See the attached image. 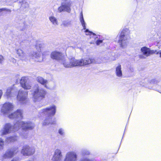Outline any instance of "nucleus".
Wrapping results in <instances>:
<instances>
[{"instance_id": "a18cd8bd", "label": "nucleus", "mask_w": 161, "mask_h": 161, "mask_svg": "<svg viewBox=\"0 0 161 161\" xmlns=\"http://www.w3.org/2000/svg\"><path fill=\"white\" fill-rule=\"evenodd\" d=\"M20 30H23V29H22L20 28Z\"/></svg>"}, {"instance_id": "bb28decb", "label": "nucleus", "mask_w": 161, "mask_h": 161, "mask_svg": "<svg viewBox=\"0 0 161 161\" xmlns=\"http://www.w3.org/2000/svg\"><path fill=\"white\" fill-rule=\"evenodd\" d=\"M101 57L103 60H104L103 62V63L107 62L109 59V57L106 55H105Z\"/></svg>"}, {"instance_id": "9b49d317", "label": "nucleus", "mask_w": 161, "mask_h": 161, "mask_svg": "<svg viewBox=\"0 0 161 161\" xmlns=\"http://www.w3.org/2000/svg\"><path fill=\"white\" fill-rule=\"evenodd\" d=\"M13 105L9 103H5L1 110V113L4 115L8 114L9 112L11 111L13 108Z\"/></svg>"}, {"instance_id": "412c9836", "label": "nucleus", "mask_w": 161, "mask_h": 161, "mask_svg": "<svg viewBox=\"0 0 161 161\" xmlns=\"http://www.w3.org/2000/svg\"><path fill=\"white\" fill-rule=\"evenodd\" d=\"M115 74L118 77H121L122 76L121 70V67L120 64H119L115 68Z\"/></svg>"}, {"instance_id": "4468645a", "label": "nucleus", "mask_w": 161, "mask_h": 161, "mask_svg": "<svg viewBox=\"0 0 161 161\" xmlns=\"http://www.w3.org/2000/svg\"><path fill=\"white\" fill-rule=\"evenodd\" d=\"M51 57L53 59L59 60L61 62L63 57L62 56L61 53L57 51H54L51 53Z\"/></svg>"}, {"instance_id": "393cba45", "label": "nucleus", "mask_w": 161, "mask_h": 161, "mask_svg": "<svg viewBox=\"0 0 161 161\" xmlns=\"http://www.w3.org/2000/svg\"><path fill=\"white\" fill-rule=\"evenodd\" d=\"M21 154L25 156H29L34 153V152H21Z\"/></svg>"}, {"instance_id": "20e7f679", "label": "nucleus", "mask_w": 161, "mask_h": 161, "mask_svg": "<svg viewBox=\"0 0 161 161\" xmlns=\"http://www.w3.org/2000/svg\"><path fill=\"white\" fill-rule=\"evenodd\" d=\"M60 62L63 64L65 67L66 68H71L78 66H84L83 59L77 60L75 58H73L69 59H65L63 57Z\"/></svg>"}, {"instance_id": "4be33fe9", "label": "nucleus", "mask_w": 161, "mask_h": 161, "mask_svg": "<svg viewBox=\"0 0 161 161\" xmlns=\"http://www.w3.org/2000/svg\"><path fill=\"white\" fill-rule=\"evenodd\" d=\"M51 23L54 25L56 26L58 25L57 19L54 16H51L49 18Z\"/></svg>"}, {"instance_id": "c03bdc74", "label": "nucleus", "mask_w": 161, "mask_h": 161, "mask_svg": "<svg viewBox=\"0 0 161 161\" xmlns=\"http://www.w3.org/2000/svg\"><path fill=\"white\" fill-rule=\"evenodd\" d=\"M12 161H17V160L16 159H14Z\"/></svg>"}, {"instance_id": "473e14b6", "label": "nucleus", "mask_w": 161, "mask_h": 161, "mask_svg": "<svg viewBox=\"0 0 161 161\" xmlns=\"http://www.w3.org/2000/svg\"><path fill=\"white\" fill-rule=\"evenodd\" d=\"M10 61L13 64H15L16 62V60L13 58H11L10 59Z\"/></svg>"}, {"instance_id": "2eb2a0df", "label": "nucleus", "mask_w": 161, "mask_h": 161, "mask_svg": "<svg viewBox=\"0 0 161 161\" xmlns=\"http://www.w3.org/2000/svg\"><path fill=\"white\" fill-rule=\"evenodd\" d=\"M141 50L144 55L146 57H148L150 55L154 54L155 52L154 50H151L149 48L146 47H142Z\"/></svg>"}, {"instance_id": "f3484780", "label": "nucleus", "mask_w": 161, "mask_h": 161, "mask_svg": "<svg viewBox=\"0 0 161 161\" xmlns=\"http://www.w3.org/2000/svg\"><path fill=\"white\" fill-rule=\"evenodd\" d=\"M76 156L73 152H68L66 155L64 161H76Z\"/></svg>"}, {"instance_id": "b1692460", "label": "nucleus", "mask_w": 161, "mask_h": 161, "mask_svg": "<svg viewBox=\"0 0 161 161\" xmlns=\"http://www.w3.org/2000/svg\"><path fill=\"white\" fill-rule=\"evenodd\" d=\"M14 152H6L3 156L4 158H11L14 155Z\"/></svg>"}, {"instance_id": "cd10ccee", "label": "nucleus", "mask_w": 161, "mask_h": 161, "mask_svg": "<svg viewBox=\"0 0 161 161\" xmlns=\"http://www.w3.org/2000/svg\"><path fill=\"white\" fill-rule=\"evenodd\" d=\"M58 132L61 136H63L64 135V130L63 128L59 129L58 130Z\"/></svg>"}, {"instance_id": "72a5a7b5", "label": "nucleus", "mask_w": 161, "mask_h": 161, "mask_svg": "<svg viewBox=\"0 0 161 161\" xmlns=\"http://www.w3.org/2000/svg\"><path fill=\"white\" fill-rule=\"evenodd\" d=\"M26 133H21V134H20V135H21V136H23V137L25 138H26L27 137V132H26Z\"/></svg>"}, {"instance_id": "f704fd0d", "label": "nucleus", "mask_w": 161, "mask_h": 161, "mask_svg": "<svg viewBox=\"0 0 161 161\" xmlns=\"http://www.w3.org/2000/svg\"><path fill=\"white\" fill-rule=\"evenodd\" d=\"M4 58L3 56L1 55H0V63L2 64L3 62Z\"/></svg>"}, {"instance_id": "37998d69", "label": "nucleus", "mask_w": 161, "mask_h": 161, "mask_svg": "<svg viewBox=\"0 0 161 161\" xmlns=\"http://www.w3.org/2000/svg\"><path fill=\"white\" fill-rule=\"evenodd\" d=\"M140 58H145L146 57H144L143 55H140Z\"/></svg>"}, {"instance_id": "58836bf2", "label": "nucleus", "mask_w": 161, "mask_h": 161, "mask_svg": "<svg viewBox=\"0 0 161 161\" xmlns=\"http://www.w3.org/2000/svg\"><path fill=\"white\" fill-rule=\"evenodd\" d=\"M80 161H93L92 160L86 158L81 160Z\"/></svg>"}, {"instance_id": "ea45409f", "label": "nucleus", "mask_w": 161, "mask_h": 161, "mask_svg": "<svg viewBox=\"0 0 161 161\" xmlns=\"http://www.w3.org/2000/svg\"><path fill=\"white\" fill-rule=\"evenodd\" d=\"M85 32H89V33L91 34H92L93 35H95V33L92 32H90V31H89V30H88V29H86V30L85 31Z\"/></svg>"}, {"instance_id": "39448f33", "label": "nucleus", "mask_w": 161, "mask_h": 161, "mask_svg": "<svg viewBox=\"0 0 161 161\" xmlns=\"http://www.w3.org/2000/svg\"><path fill=\"white\" fill-rule=\"evenodd\" d=\"M130 31L128 29H123L119 35L118 43L121 47L124 48L126 47L128 40L130 38Z\"/></svg>"}, {"instance_id": "6ab92c4d", "label": "nucleus", "mask_w": 161, "mask_h": 161, "mask_svg": "<svg viewBox=\"0 0 161 161\" xmlns=\"http://www.w3.org/2000/svg\"><path fill=\"white\" fill-rule=\"evenodd\" d=\"M36 80L38 82L43 85L45 87L47 88V80L44 79L41 76H38L36 78Z\"/></svg>"}, {"instance_id": "e433bc0d", "label": "nucleus", "mask_w": 161, "mask_h": 161, "mask_svg": "<svg viewBox=\"0 0 161 161\" xmlns=\"http://www.w3.org/2000/svg\"><path fill=\"white\" fill-rule=\"evenodd\" d=\"M22 7H25V8H26L27 7H28V4L27 3H25V4L23 3L22 4Z\"/></svg>"}, {"instance_id": "ddd939ff", "label": "nucleus", "mask_w": 161, "mask_h": 161, "mask_svg": "<svg viewBox=\"0 0 161 161\" xmlns=\"http://www.w3.org/2000/svg\"><path fill=\"white\" fill-rule=\"evenodd\" d=\"M8 117L10 119H22L23 118V111L22 110L18 109L14 113L9 114Z\"/></svg>"}, {"instance_id": "6e6552de", "label": "nucleus", "mask_w": 161, "mask_h": 161, "mask_svg": "<svg viewBox=\"0 0 161 161\" xmlns=\"http://www.w3.org/2000/svg\"><path fill=\"white\" fill-rule=\"evenodd\" d=\"M102 57L94 58L92 57L86 58L83 59L84 66L91 64H100L103 63Z\"/></svg>"}, {"instance_id": "a19ab883", "label": "nucleus", "mask_w": 161, "mask_h": 161, "mask_svg": "<svg viewBox=\"0 0 161 161\" xmlns=\"http://www.w3.org/2000/svg\"><path fill=\"white\" fill-rule=\"evenodd\" d=\"M130 71L131 72H134V69L133 67H130L129 68Z\"/></svg>"}, {"instance_id": "c9c22d12", "label": "nucleus", "mask_w": 161, "mask_h": 161, "mask_svg": "<svg viewBox=\"0 0 161 161\" xmlns=\"http://www.w3.org/2000/svg\"><path fill=\"white\" fill-rule=\"evenodd\" d=\"M154 50L155 51V52L154 53H155L156 54H159L160 55L159 57L160 58H161V50H160L158 52L156 50Z\"/></svg>"}, {"instance_id": "423d86ee", "label": "nucleus", "mask_w": 161, "mask_h": 161, "mask_svg": "<svg viewBox=\"0 0 161 161\" xmlns=\"http://www.w3.org/2000/svg\"><path fill=\"white\" fill-rule=\"evenodd\" d=\"M45 44L42 42H39L36 45L37 52H33L31 54L32 59L37 62H41L43 60V58L41 53V50L45 47Z\"/></svg>"}, {"instance_id": "1a4fd4ad", "label": "nucleus", "mask_w": 161, "mask_h": 161, "mask_svg": "<svg viewBox=\"0 0 161 161\" xmlns=\"http://www.w3.org/2000/svg\"><path fill=\"white\" fill-rule=\"evenodd\" d=\"M27 91L19 90L17 96V100L21 103H25L27 101Z\"/></svg>"}, {"instance_id": "a878e982", "label": "nucleus", "mask_w": 161, "mask_h": 161, "mask_svg": "<svg viewBox=\"0 0 161 161\" xmlns=\"http://www.w3.org/2000/svg\"><path fill=\"white\" fill-rule=\"evenodd\" d=\"M63 24L64 26H68L71 25V21H65L63 22Z\"/></svg>"}, {"instance_id": "f257e3e1", "label": "nucleus", "mask_w": 161, "mask_h": 161, "mask_svg": "<svg viewBox=\"0 0 161 161\" xmlns=\"http://www.w3.org/2000/svg\"><path fill=\"white\" fill-rule=\"evenodd\" d=\"M34 127V124L29 121L24 122L19 120L17 121L13 126L11 125L9 123L6 124L4 126L2 134L5 135L11 132H14L21 127L24 130H32Z\"/></svg>"}, {"instance_id": "9d476101", "label": "nucleus", "mask_w": 161, "mask_h": 161, "mask_svg": "<svg viewBox=\"0 0 161 161\" xmlns=\"http://www.w3.org/2000/svg\"><path fill=\"white\" fill-rule=\"evenodd\" d=\"M20 82L21 86L25 89L29 90L31 87V83L27 77H22Z\"/></svg>"}, {"instance_id": "7c9ffc66", "label": "nucleus", "mask_w": 161, "mask_h": 161, "mask_svg": "<svg viewBox=\"0 0 161 161\" xmlns=\"http://www.w3.org/2000/svg\"><path fill=\"white\" fill-rule=\"evenodd\" d=\"M8 140L10 142H13L16 141L17 140V138L16 137H11L8 138Z\"/></svg>"}, {"instance_id": "aec40b11", "label": "nucleus", "mask_w": 161, "mask_h": 161, "mask_svg": "<svg viewBox=\"0 0 161 161\" xmlns=\"http://www.w3.org/2000/svg\"><path fill=\"white\" fill-rule=\"evenodd\" d=\"M61 152H55L52 160L53 161H61Z\"/></svg>"}, {"instance_id": "a211bd4d", "label": "nucleus", "mask_w": 161, "mask_h": 161, "mask_svg": "<svg viewBox=\"0 0 161 161\" xmlns=\"http://www.w3.org/2000/svg\"><path fill=\"white\" fill-rule=\"evenodd\" d=\"M17 54L19 58L22 60L25 59L26 58V55L25 53L20 49H16Z\"/></svg>"}, {"instance_id": "f8f14e48", "label": "nucleus", "mask_w": 161, "mask_h": 161, "mask_svg": "<svg viewBox=\"0 0 161 161\" xmlns=\"http://www.w3.org/2000/svg\"><path fill=\"white\" fill-rule=\"evenodd\" d=\"M17 91L18 90L14 86L8 87L7 89L5 95L7 98L14 97L16 95Z\"/></svg>"}, {"instance_id": "4c0bfd02", "label": "nucleus", "mask_w": 161, "mask_h": 161, "mask_svg": "<svg viewBox=\"0 0 161 161\" xmlns=\"http://www.w3.org/2000/svg\"><path fill=\"white\" fill-rule=\"evenodd\" d=\"M103 41L102 40H98L96 42V44L97 45H98L101 43Z\"/></svg>"}, {"instance_id": "c85d7f7f", "label": "nucleus", "mask_w": 161, "mask_h": 161, "mask_svg": "<svg viewBox=\"0 0 161 161\" xmlns=\"http://www.w3.org/2000/svg\"><path fill=\"white\" fill-rule=\"evenodd\" d=\"M4 141L2 139L0 138V150H1L3 148L4 145Z\"/></svg>"}, {"instance_id": "c756f323", "label": "nucleus", "mask_w": 161, "mask_h": 161, "mask_svg": "<svg viewBox=\"0 0 161 161\" xmlns=\"http://www.w3.org/2000/svg\"><path fill=\"white\" fill-rule=\"evenodd\" d=\"M159 82V81L157 79H152L151 81V83L155 84L158 83Z\"/></svg>"}, {"instance_id": "dca6fc26", "label": "nucleus", "mask_w": 161, "mask_h": 161, "mask_svg": "<svg viewBox=\"0 0 161 161\" xmlns=\"http://www.w3.org/2000/svg\"><path fill=\"white\" fill-rule=\"evenodd\" d=\"M13 150L14 151H19L20 150H21V151H31L33 150V147H30L28 145H25L22 147L20 146L15 147Z\"/></svg>"}, {"instance_id": "7ed1b4c3", "label": "nucleus", "mask_w": 161, "mask_h": 161, "mask_svg": "<svg viewBox=\"0 0 161 161\" xmlns=\"http://www.w3.org/2000/svg\"><path fill=\"white\" fill-rule=\"evenodd\" d=\"M46 94V91L44 89L41 88L38 85L34 87L32 93V100L34 103H37L41 101L45 98Z\"/></svg>"}, {"instance_id": "5701e85b", "label": "nucleus", "mask_w": 161, "mask_h": 161, "mask_svg": "<svg viewBox=\"0 0 161 161\" xmlns=\"http://www.w3.org/2000/svg\"><path fill=\"white\" fill-rule=\"evenodd\" d=\"M80 21L81 24V25L83 28V29L85 30L86 29V23L84 21L83 15L82 14V12H81L80 14Z\"/></svg>"}, {"instance_id": "f03ea898", "label": "nucleus", "mask_w": 161, "mask_h": 161, "mask_svg": "<svg viewBox=\"0 0 161 161\" xmlns=\"http://www.w3.org/2000/svg\"><path fill=\"white\" fill-rule=\"evenodd\" d=\"M56 107L53 105L51 106L47 107L44 109H41L40 112L46 115L45 119L43 123V125H47L49 124H54L55 123V121H52V117L56 113Z\"/></svg>"}, {"instance_id": "79ce46f5", "label": "nucleus", "mask_w": 161, "mask_h": 161, "mask_svg": "<svg viewBox=\"0 0 161 161\" xmlns=\"http://www.w3.org/2000/svg\"><path fill=\"white\" fill-rule=\"evenodd\" d=\"M3 91L2 90H0V99L1 98V97L2 95L3 94Z\"/></svg>"}, {"instance_id": "2f4dec72", "label": "nucleus", "mask_w": 161, "mask_h": 161, "mask_svg": "<svg viewBox=\"0 0 161 161\" xmlns=\"http://www.w3.org/2000/svg\"><path fill=\"white\" fill-rule=\"evenodd\" d=\"M4 11H7L9 12H10L11 10L10 9H7L6 8H0V13Z\"/></svg>"}, {"instance_id": "0eeeda50", "label": "nucleus", "mask_w": 161, "mask_h": 161, "mask_svg": "<svg viewBox=\"0 0 161 161\" xmlns=\"http://www.w3.org/2000/svg\"><path fill=\"white\" fill-rule=\"evenodd\" d=\"M71 2L70 0H65L61 3V5L58 9V12L60 13L62 12H66L69 13L71 12Z\"/></svg>"}]
</instances>
